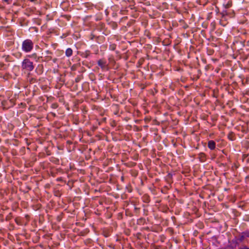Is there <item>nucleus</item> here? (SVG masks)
Returning a JSON list of instances; mask_svg holds the SVG:
<instances>
[{
    "label": "nucleus",
    "instance_id": "nucleus-14",
    "mask_svg": "<svg viewBox=\"0 0 249 249\" xmlns=\"http://www.w3.org/2000/svg\"><path fill=\"white\" fill-rule=\"evenodd\" d=\"M225 15L223 14L222 18L225 19Z\"/></svg>",
    "mask_w": 249,
    "mask_h": 249
},
{
    "label": "nucleus",
    "instance_id": "nucleus-12",
    "mask_svg": "<svg viewBox=\"0 0 249 249\" xmlns=\"http://www.w3.org/2000/svg\"><path fill=\"white\" fill-rule=\"evenodd\" d=\"M244 238V236L243 235H242L239 238V240L240 241H242Z\"/></svg>",
    "mask_w": 249,
    "mask_h": 249
},
{
    "label": "nucleus",
    "instance_id": "nucleus-4",
    "mask_svg": "<svg viewBox=\"0 0 249 249\" xmlns=\"http://www.w3.org/2000/svg\"><path fill=\"white\" fill-rule=\"evenodd\" d=\"M215 142L213 141L210 140L208 142V147L211 150H213L215 148Z\"/></svg>",
    "mask_w": 249,
    "mask_h": 249
},
{
    "label": "nucleus",
    "instance_id": "nucleus-13",
    "mask_svg": "<svg viewBox=\"0 0 249 249\" xmlns=\"http://www.w3.org/2000/svg\"><path fill=\"white\" fill-rule=\"evenodd\" d=\"M239 249H249V248L246 246H244V247L240 248Z\"/></svg>",
    "mask_w": 249,
    "mask_h": 249
},
{
    "label": "nucleus",
    "instance_id": "nucleus-6",
    "mask_svg": "<svg viewBox=\"0 0 249 249\" xmlns=\"http://www.w3.org/2000/svg\"><path fill=\"white\" fill-rule=\"evenodd\" d=\"M72 50L71 48H68L65 52V54L67 57H70L72 54Z\"/></svg>",
    "mask_w": 249,
    "mask_h": 249
},
{
    "label": "nucleus",
    "instance_id": "nucleus-1",
    "mask_svg": "<svg viewBox=\"0 0 249 249\" xmlns=\"http://www.w3.org/2000/svg\"><path fill=\"white\" fill-rule=\"evenodd\" d=\"M34 46V44L32 40L26 39L22 42L21 50L25 53H29L33 50Z\"/></svg>",
    "mask_w": 249,
    "mask_h": 249
},
{
    "label": "nucleus",
    "instance_id": "nucleus-8",
    "mask_svg": "<svg viewBox=\"0 0 249 249\" xmlns=\"http://www.w3.org/2000/svg\"><path fill=\"white\" fill-rule=\"evenodd\" d=\"M90 52L89 51H86L84 53H83V55H84V57H85V58H87L88 57L89 55H90Z\"/></svg>",
    "mask_w": 249,
    "mask_h": 249
},
{
    "label": "nucleus",
    "instance_id": "nucleus-2",
    "mask_svg": "<svg viewBox=\"0 0 249 249\" xmlns=\"http://www.w3.org/2000/svg\"><path fill=\"white\" fill-rule=\"evenodd\" d=\"M21 69L28 71H31L34 69V65L29 58L26 57L23 59L21 63Z\"/></svg>",
    "mask_w": 249,
    "mask_h": 249
},
{
    "label": "nucleus",
    "instance_id": "nucleus-9",
    "mask_svg": "<svg viewBox=\"0 0 249 249\" xmlns=\"http://www.w3.org/2000/svg\"><path fill=\"white\" fill-rule=\"evenodd\" d=\"M231 1H228L227 3L226 4H224L225 7L226 8H229L231 6Z\"/></svg>",
    "mask_w": 249,
    "mask_h": 249
},
{
    "label": "nucleus",
    "instance_id": "nucleus-11",
    "mask_svg": "<svg viewBox=\"0 0 249 249\" xmlns=\"http://www.w3.org/2000/svg\"><path fill=\"white\" fill-rule=\"evenodd\" d=\"M52 107L55 109L57 107V105L56 104H53L52 105Z\"/></svg>",
    "mask_w": 249,
    "mask_h": 249
},
{
    "label": "nucleus",
    "instance_id": "nucleus-15",
    "mask_svg": "<svg viewBox=\"0 0 249 249\" xmlns=\"http://www.w3.org/2000/svg\"><path fill=\"white\" fill-rule=\"evenodd\" d=\"M21 55V54L20 53H19V56L20 57Z\"/></svg>",
    "mask_w": 249,
    "mask_h": 249
},
{
    "label": "nucleus",
    "instance_id": "nucleus-3",
    "mask_svg": "<svg viewBox=\"0 0 249 249\" xmlns=\"http://www.w3.org/2000/svg\"><path fill=\"white\" fill-rule=\"evenodd\" d=\"M198 158L200 162H205L206 160V155L203 153H200L198 155Z\"/></svg>",
    "mask_w": 249,
    "mask_h": 249
},
{
    "label": "nucleus",
    "instance_id": "nucleus-5",
    "mask_svg": "<svg viewBox=\"0 0 249 249\" xmlns=\"http://www.w3.org/2000/svg\"><path fill=\"white\" fill-rule=\"evenodd\" d=\"M26 57L27 58H31L35 59L36 62L38 61L39 59V57L37 55L36 53H34L31 54L27 55Z\"/></svg>",
    "mask_w": 249,
    "mask_h": 249
},
{
    "label": "nucleus",
    "instance_id": "nucleus-7",
    "mask_svg": "<svg viewBox=\"0 0 249 249\" xmlns=\"http://www.w3.org/2000/svg\"><path fill=\"white\" fill-rule=\"evenodd\" d=\"M98 65L99 66L101 67V68H104L105 66V63L101 59H100L98 61Z\"/></svg>",
    "mask_w": 249,
    "mask_h": 249
},
{
    "label": "nucleus",
    "instance_id": "nucleus-10",
    "mask_svg": "<svg viewBox=\"0 0 249 249\" xmlns=\"http://www.w3.org/2000/svg\"><path fill=\"white\" fill-rule=\"evenodd\" d=\"M3 1L6 2L7 4L11 3L12 0H2Z\"/></svg>",
    "mask_w": 249,
    "mask_h": 249
}]
</instances>
